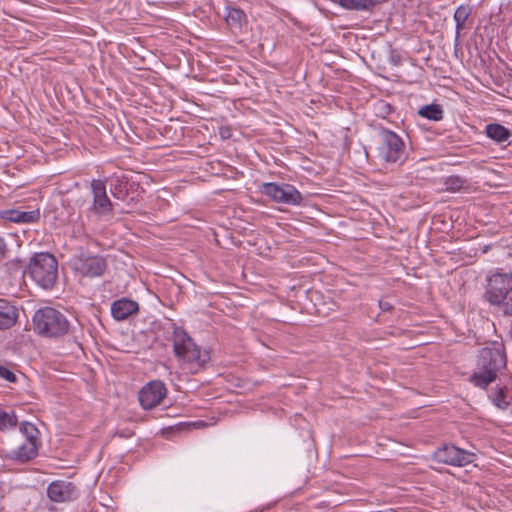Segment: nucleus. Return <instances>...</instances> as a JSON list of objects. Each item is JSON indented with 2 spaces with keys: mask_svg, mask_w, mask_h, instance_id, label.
Here are the masks:
<instances>
[{
  "mask_svg": "<svg viewBox=\"0 0 512 512\" xmlns=\"http://www.w3.org/2000/svg\"><path fill=\"white\" fill-rule=\"evenodd\" d=\"M20 431L25 436V441L15 450L9 453V457L19 462H27L38 455L37 434L38 429L31 423L23 422Z\"/></svg>",
  "mask_w": 512,
  "mask_h": 512,
  "instance_id": "8",
  "label": "nucleus"
},
{
  "mask_svg": "<svg viewBox=\"0 0 512 512\" xmlns=\"http://www.w3.org/2000/svg\"><path fill=\"white\" fill-rule=\"evenodd\" d=\"M484 297L504 315L512 316V274L497 272L487 277Z\"/></svg>",
  "mask_w": 512,
  "mask_h": 512,
  "instance_id": "2",
  "label": "nucleus"
},
{
  "mask_svg": "<svg viewBox=\"0 0 512 512\" xmlns=\"http://www.w3.org/2000/svg\"><path fill=\"white\" fill-rule=\"evenodd\" d=\"M380 144L377 148L378 158L386 163L404 162L406 159L405 143L395 132L380 128Z\"/></svg>",
  "mask_w": 512,
  "mask_h": 512,
  "instance_id": "6",
  "label": "nucleus"
},
{
  "mask_svg": "<svg viewBox=\"0 0 512 512\" xmlns=\"http://www.w3.org/2000/svg\"><path fill=\"white\" fill-rule=\"evenodd\" d=\"M506 355L500 348H482L477 359V371L470 376V382L485 389L495 381L500 370L506 367Z\"/></svg>",
  "mask_w": 512,
  "mask_h": 512,
  "instance_id": "1",
  "label": "nucleus"
},
{
  "mask_svg": "<svg viewBox=\"0 0 512 512\" xmlns=\"http://www.w3.org/2000/svg\"><path fill=\"white\" fill-rule=\"evenodd\" d=\"M93 201L89 207V212L99 218L113 215V203L109 199L106 191L105 181L94 179L90 184Z\"/></svg>",
  "mask_w": 512,
  "mask_h": 512,
  "instance_id": "9",
  "label": "nucleus"
},
{
  "mask_svg": "<svg viewBox=\"0 0 512 512\" xmlns=\"http://www.w3.org/2000/svg\"><path fill=\"white\" fill-rule=\"evenodd\" d=\"M465 183L466 180H464L462 177L452 175L444 180V187L446 191L458 192L463 188Z\"/></svg>",
  "mask_w": 512,
  "mask_h": 512,
  "instance_id": "22",
  "label": "nucleus"
},
{
  "mask_svg": "<svg viewBox=\"0 0 512 512\" xmlns=\"http://www.w3.org/2000/svg\"><path fill=\"white\" fill-rule=\"evenodd\" d=\"M19 317L18 309L6 300H0V330H6L15 325Z\"/></svg>",
  "mask_w": 512,
  "mask_h": 512,
  "instance_id": "16",
  "label": "nucleus"
},
{
  "mask_svg": "<svg viewBox=\"0 0 512 512\" xmlns=\"http://www.w3.org/2000/svg\"><path fill=\"white\" fill-rule=\"evenodd\" d=\"M34 331L42 336L57 338L69 330V321L59 310L52 307L39 308L33 316Z\"/></svg>",
  "mask_w": 512,
  "mask_h": 512,
  "instance_id": "3",
  "label": "nucleus"
},
{
  "mask_svg": "<svg viewBox=\"0 0 512 512\" xmlns=\"http://www.w3.org/2000/svg\"><path fill=\"white\" fill-rule=\"evenodd\" d=\"M167 394V389L161 381L147 383L139 392V402L144 409H152L159 405Z\"/></svg>",
  "mask_w": 512,
  "mask_h": 512,
  "instance_id": "12",
  "label": "nucleus"
},
{
  "mask_svg": "<svg viewBox=\"0 0 512 512\" xmlns=\"http://www.w3.org/2000/svg\"><path fill=\"white\" fill-rule=\"evenodd\" d=\"M7 252V246L3 240V238L0 237V260L5 257Z\"/></svg>",
  "mask_w": 512,
  "mask_h": 512,
  "instance_id": "29",
  "label": "nucleus"
},
{
  "mask_svg": "<svg viewBox=\"0 0 512 512\" xmlns=\"http://www.w3.org/2000/svg\"><path fill=\"white\" fill-rule=\"evenodd\" d=\"M107 268L105 259L102 256L81 257L78 262L77 270L87 277H99Z\"/></svg>",
  "mask_w": 512,
  "mask_h": 512,
  "instance_id": "13",
  "label": "nucleus"
},
{
  "mask_svg": "<svg viewBox=\"0 0 512 512\" xmlns=\"http://www.w3.org/2000/svg\"><path fill=\"white\" fill-rule=\"evenodd\" d=\"M471 13V9L468 6H459L454 13V20L456 23V29L459 31L464 27L466 20Z\"/></svg>",
  "mask_w": 512,
  "mask_h": 512,
  "instance_id": "23",
  "label": "nucleus"
},
{
  "mask_svg": "<svg viewBox=\"0 0 512 512\" xmlns=\"http://www.w3.org/2000/svg\"><path fill=\"white\" fill-rule=\"evenodd\" d=\"M18 419L14 411H0V431H5L17 426Z\"/></svg>",
  "mask_w": 512,
  "mask_h": 512,
  "instance_id": "21",
  "label": "nucleus"
},
{
  "mask_svg": "<svg viewBox=\"0 0 512 512\" xmlns=\"http://www.w3.org/2000/svg\"><path fill=\"white\" fill-rule=\"evenodd\" d=\"M130 202H135V198H134V197H131V198H130V200L128 201V204H129Z\"/></svg>",
  "mask_w": 512,
  "mask_h": 512,
  "instance_id": "30",
  "label": "nucleus"
},
{
  "mask_svg": "<svg viewBox=\"0 0 512 512\" xmlns=\"http://www.w3.org/2000/svg\"><path fill=\"white\" fill-rule=\"evenodd\" d=\"M0 377L2 379L7 380L8 382L14 383L17 380V377L13 371H11L7 366L0 364Z\"/></svg>",
  "mask_w": 512,
  "mask_h": 512,
  "instance_id": "27",
  "label": "nucleus"
},
{
  "mask_svg": "<svg viewBox=\"0 0 512 512\" xmlns=\"http://www.w3.org/2000/svg\"><path fill=\"white\" fill-rule=\"evenodd\" d=\"M47 497L54 503H67L75 501L79 495L78 487L68 480H54L46 490Z\"/></svg>",
  "mask_w": 512,
  "mask_h": 512,
  "instance_id": "11",
  "label": "nucleus"
},
{
  "mask_svg": "<svg viewBox=\"0 0 512 512\" xmlns=\"http://www.w3.org/2000/svg\"><path fill=\"white\" fill-rule=\"evenodd\" d=\"M131 186L128 181L117 177L113 179L110 184V192L115 199L125 201L127 200Z\"/></svg>",
  "mask_w": 512,
  "mask_h": 512,
  "instance_id": "18",
  "label": "nucleus"
},
{
  "mask_svg": "<svg viewBox=\"0 0 512 512\" xmlns=\"http://www.w3.org/2000/svg\"><path fill=\"white\" fill-rule=\"evenodd\" d=\"M27 273L40 287L51 289L58 277L57 260L48 252L36 253L29 261Z\"/></svg>",
  "mask_w": 512,
  "mask_h": 512,
  "instance_id": "5",
  "label": "nucleus"
},
{
  "mask_svg": "<svg viewBox=\"0 0 512 512\" xmlns=\"http://www.w3.org/2000/svg\"><path fill=\"white\" fill-rule=\"evenodd\" d=\"M382 0H339V4L349 10L368 11L372 10Z\"/></svg>",
  "mask_w": 512,
  "mask_h": 512,
  "instance_id": "19",
  "label": "nucleus"
},
{
  "mask_svg": "<svg viewBox=\"0 0 512 512\" xmlns=\"http://www.w3.org/2000/svg\"><path fill=\"white\" fill-rule=\"evenodd\" d=\"M245 14L239 9H231L227 15L226 21L229 25L241 27Z\"/></svg>",
  "mask_w": 512,
  "mask_h": 512,
  "instance_id": "25",
  "label": "nucleus"
},
{
  "mask_svg": "<svg viewBox=\"0 0 512 512\" xmlns=\"http://www.w3.org/2000/svg\"><path fill=\"white\" fill-rule=\"evenodd\" d=\"M474 454L454 445H444L433 453V458L443 464L463 467L473 462Z\"/></svg>",
  "mask_w": 512,
  "mask_h": 512,
  "instance_id": "10",
  "label": "nucleus"
},
{
  "mask_svg": "<svg viewBox=\"0 0 512 512\" xmlns=\"http://www.w3.org/2000/svg\"><path fill=\"white\" fill-rule=\"evenodd\" d=\"M393 111V106L386 101L380 100L374 104L375 116L379 118L386 119Z\"/></svg>",
  "mask_w": 512,
  "mask_h": 512,
  "instance_id": "24",
  "label": "nucleus"
},
{
  "mask_svg": "<svg viewBox=\"0 0 512 512\" xmlns=\"http://www.w3.org/2000/svg\"><path fill=\"white\" fill-rule=\"evenodd\" d=\"M418 115L432 121H440L443 119L444 111L439 104H428L422 106L418 110Z\"/></svg>",
  "mask_w": 512,
  "mask_h": 512,
  "instance_id": "20",
  "label": "nucleus"
},
{
  "mask_svg": "<svg viewBox=\"0 0 512 512\" xmlns=\"http://www.w3.org/2000/svg\"><path fill=\"white\" fill-rule=\"evenodd\" d=\"M138 309V303L127 298L116 300L111 305L112 316L118 321L127 319L137 313Z\"/></svg>",
  "mask_w": 512,
  "mask_h": 512,
  "instance_id": "14",
  "label": "nucleus"
},
{
  "mask_svg": "<svg viewBox=\"0 0 512 512\" xmlns=\"http://www.w3.org/2000/svg\"><path fill=\"white\" fill-rule=\"evenodd\" d=\"M172 341L173 351L178 359L196 365L199 368L204 367L210 360L209 352L201 350L184 329L175 327Z\"/></svg>",
  "mask_w": 512,
  "mask_h": 512,
  "instance_id": "4",
  "label": "nucleus"
},
{
  "mask_svg": "<svg viewBox=\"0 0 512 512\" xmlns=\"http://www.w3.org/2000/svg\"><path fill=\"white\" fill-rule=\"evenodd\" d=\"M261 193L276 203L299 206L303 202V196L299 190L288 183L267 182L261 186Z\"/></svg>",
  "mask_w": 512,
  "mask_h": 512,
  "instance_id": "7",
  "label": "nucleus"
},
{
  "mask_svg": "<svg viewBox=\"0 0 512 512\" xmlns=\"http://www.w3.org/2000/svg\"><path fill=\"white\" fill-rule=\"evenodd\" d=\"M379 308L382 311L386 312V311H391L393 309V306H392V304H390L387 301H379Z\"/></svg>",
  "mask_w": 512,
  "mask_h": 512,
  "instance_id": "28",
  "label": "nucleus"
},
{
  "mask_svg": "<svg viewBox=\"0 0 512 512\" xmlns=\"http://www.w3.org/2000/svg\"><path fill=\"white\" fill-rule=\"evenodd\" d=\"M485 133L487 137L495 141L497 144H502L511 136V131L499 123H490L486 125Z\"/></svg>",
  "mask_w": 512,
  "mask_h": 512,
  "instance_id": "17",
  "label": "nucleus"
},
{
  "mask_svg": "<svg viewBox=\"0 0 512 512\" xmlns=\"http://www.w3.org/2000/svg\"><path fill=\"white\" fill-rule=\"evenodd\" d=\"M506 387H500L493 398V403L500 409H506L509 402L506 401Z\"/></svg>",
  "mask_w": 512,
  "mask_h": 512,
  "instance_id": "26",
  "label": "nucleus"
},
{
  "mask_svg": "<svg viewBox=\"0 0 512 512\" xmlns=\"http://www.w3.org/2000/svg\"><path fill=\"white\" fill-rule=\"evenodd\" d=\"M0 217L14 223H34L40 217L39 210L20 211L16 209L0 211Z\"/></svg>",
  "mask_w": 512,
  "mask_h": 512,
  "instance_id": "15",
  "label": "nucleus"
}]
</instances>
